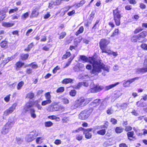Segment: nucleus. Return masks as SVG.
Segmentation results:
<instances>
[{"mask_svg": "<svg viewBox=\"0 0 147 147\" xmlns=\"http://www.w3.org/2000/svg\"><path fill=\"white\" fill-rule=\"evenodd\" d=\"M94 56L88 57L87 62L92 64V68L90 71L91 74L95 76L98 75L102 71V69L107 72L109 71L108 66L105 65L101 62V60H96Z\"/></svg>", "mask_w": 147, "mask_h": 147, "instance_id": "1", "label": "nucleus"}, {"mask_svg": "<svg viewBox=\"0 0 147 147\" xmlns=\"http://www.w3.org/2000/svg\"><path fill=\"white\" fill-rule=\"evenodd\" d=\"M143 28L141 27H137L135 29L133 32L134 34L138 35H133L131 38V40L133 42H138L142 43L143 41L141 40L144 39L147 36V32L145 30H143Z\"/></svg>", "mask_w": 147, "mask_h": 147, "instance_id": "2", "label": "nucleus"}, {"mask_svg": "<svg viewBox=\"0 0 147 147\" xmlns=\"http://www.w3.org/2000/svg\"><path fill=\"white\" fill-rule=\"evenodd\" d=\"M113 20L116 25L119 26L121 24V20L122 17L121 11L119 10L118 7L113 10Z\"/></svg>", "mask_w": 147, "mask_h": 147, "instance_id": "3", "label": "nucleus"}, {"mask_svg": "<svg viewBox=\"0 0 147 147\" xmlns=\"http://www.w3.org/2000/svg\"><path fill=\"white\" fill-rule=\"evenodd\" d=\"M110 43V41L105 38H102L99 42V46L102 53H105L108 50L107 46Z\"/></svg>", "mask_w": 147, "mask_h": 147, "instance_id": "4", "label": "nucleus"}, {"mask_svg": "<svg viewBox=\"0 0 147 147\" xmlns=\"http://www.w3.org/2000/svg\"><path fill=\"white\" fill-rule=\"evenodd\" d=\"M93 110L92 108H90L82 111L79 115V118L82 120L87 119L92 112Z\"/></svg>", "mask_w": 147, "mask_h": 147, "instance_id": "5", "label": "nucleus"}, {"mask_svg": "<svg viewBox=\"0 0 147 147\" xmlns=\"http://www.w3.org/2000/svg\"><path fill=\"white\" fill-rule=\"evenodd\" d=\"M51 93L50 92H47L45 94V96L46 100L43 101L42 102L41 105L42 106H45L51 103L52 100H51Z\"/></svg>", "mask_w": 147, "mask_h": 147, "instance_id": "6", "label": "nucleus"}, {"mask_svg": "<svg viewBox=\"0 0 147 147\" xmlns=\"http://www.w3.org/2000/svg\"><path fill=\"white\" fill-rule=\"evenodd\" d=\"M17 105V104L16 103L12 104L11 107L5 111L4 113V115L5 116H7L12 113L16 109Z\"/></svg>", "mask_w": 147, "mask_h": 147, "instance_id": "7", "label": "nucleus"}, {"mask_svg": "<svg viewBox=\"0 0 147 147\" xmlns=\"http://www.w3.org/2000/svg\"><path fill=\"white\" fill-rule=\"evenodd\" d=\"M78 102L81 107L86 106L91 100V98H80Z\"/></svg>", "mask_w": 147, "mask_h": 147, "instance_id": "8", "label": "nucleus"}, {"mask_svg": "<svg viewBox=\"0 0 147 147\" xmlns=\"http://www.w3.org/2000/svg\"><path fill=\"white\" fill-rule=\"evenodd\" d=\"M58 104L57 102H55L51 104L50 106V111L53 112L60 110L61 109V107Z\"/></svg>", "mask_w": 147, "mask_h": 147, "instance_id": "9", "label": "nucleus"}, {"mask_svg": "<svg viewBox=\"0 0 147 147\" xmlns=\"http://www.w3.org/2000/svg\"><path fill=\"white\" fill-rule=\"evenodd\" d=\"M104 89L103 86H100L98 85H96L93 87L90 88L91 93H94L100 91Z\"/></svg>", "mask_w": 147, "mask_h": 147, "instance_id": "10", "label": "nucleus"}, {"mask_svg": "<svg viewBox=\"0 0 147 147\" xmlns=\"http://www.w3.org/2000/svg\"><path fill=\"white\" fill-rule=\"evenodd\" d=\"M84 130V134H85V138L87 139H90L92 138V129H83Z\"/></svg>", "mask_w": 147, "mask_h": 147, "instance_id": "11", "label": "nucleus"}, {"mask_svg": "<svg viewBox=\"0 0 147 147\" xmlns=\"http://www.w3.org/2000/svg\"><path fill=\"white\" fill-rule=\"evenodd\" d=\"M25 65V63L20 61L17 62L15 64V69L17 71L19 70L22 67Z\"/></svg>", "mask_w": 147, "mask_h": 147, "instance_id": "12", "label": "nucleus"}, {"mask_svg": "<svg viewBox=\"0 0 147 147\" xmlns=\"http://www.w3.org/2000/svg\"><path fill=\"white\" fill-rule=\"evenodd\" d=\"M38 9L37 7L34 9L32 11L30 17L31 18H36L39 15Z\"/></svg>", "mask_w": 147, "mask_h": 147, "instance_id": "13", "label": "nucleus"}, {"mask_svg": "<svg viewBox=\"0 0 147 147\" xmlns=\"http://www.w3.org/2000/svg\"><path fill=\"white\" fill-rule=\"evenodd\" d=\"M134 131H128L127 133V135L128 139L130 141L135 140L136 138L135 136H134Z\"/></svg>", "mask_w": 147, "mask_h": 147, "instance_id": "14", "label": "nucleus"}, {"mask_svg": "<svg viewBox=\"0 0 147 147\" xmlns=\"http://www.w3.org/2000/svg\"><path fill=\"white\" fill-rule=\"evenodd\" d=\"M28 53H21L20 55V59L22 61H26L28 59L29 57Z\"/></svg>", "mask_w": 147, "mask_h": 147, "instance_id": "15", "label": "nucleus"}, {"mask_svg": "<svg viewBox=\"0 0 147 147\" xmlns=\"http://www.w3.org/2000/svg\"><path fill=\"white\" fill-rule=\"evenodd\" d=\"M34 105L33 102L30 101L28 102L26 104L24 109L26 111H28V109L32 107Z\"/></svg>", "mask_w": 147, "mask_h": 147, "instance_id": "16", "label": "nucleus"}, {"mask_svg": "<svg viewBox=\"0 0 147 147\" xmlns=\"http://www.w3.org/2000/svg\"><path fill=\"white\" fill-rule=\"evenodd\" d=\"M101 100L100 99H96L90 103V105L94 107L97 106L99 105Z\"/></svg>", "mask_w": 147, "mask_h": 147, "instance_id": "17", "label": "nucleus"}, {"mask_svg": "<svg viewBox=\"0 0 147 147\" xmlns=\"http://www.w3.org/2000/svg\"><path fill=\"white\" fill-rule=\"evenodd\" d=\"M30 66L33 69H36L38 67V65L35 62H32L24 66L25 67Z\"/></svg>", "mask_w": 147, "mask_h": 147, "instance_id": "18", "label": "nucleus"}, {"mask_svg": "<svg viewBox=\"0 0 147 147\" xmlns=\"http://www.w3.org/2000/svg\"><path fill=\"white\" fill-rule=\"evenodd\" d=\"M119 84V82H117L114 84H111L108 86H106L105 88V91L108 90L109 89L113 88Z\"/></svg>", "mask_w": 147, "mask_h": 147, "instance_id": "19", "label": "nucleus"}, {"mask_svg": "<svg viewBox=\"0 0 147 147\" xmlns=\"http://www.w3.org/2000/svg\"><path fill=\"white\" fill-rule=\"evenodd\" d=\"M73 82V80L70 78H66L63 80L61 83L63 84H66L69 83H71Z\"/></svg>", "mask_w": 147, "mask_h": 147, "instance_id": "20", "label": "nucleus"}, {"mask_svg": "<svg viewBox=\"0 0 147 147\" xmlns=\"http://www.w3.org/2000/svg\"><path fill=\"white\" fill-rule=\"evenodd\" d=\"M14 23L3 22L2 23V26L5 27L9 28L11 27L14 25Z\"/></svg>", "mask_w": 147, "mask_h": 147, "instance_id": "21", "label": "nucleus"}, {"mask_svg": "<svg viewBox=\"0 0 147 147\" xmlns=\"http://www.w3.org/2000/svg\"><path fill=\"white\" fill-rule=\"evenodd\" d=\"M79 100H76L75 102L72 105L71 107L73 109H75L77 108L81 107L78 102Z\"/></svg>", "mask_w": 147, "mask_h": 147, "instance_id": "22", "label": "nucleus"}, {"mask_svg": "<svg viewBox=\"0 0 147 147\" xmlns=\"http://www.w3.org/2000/svg\"><path fill=\"white\" fill-rule=\"evenodd\" d=\"M137 72L138 73H144L147 72V67H146L138 68L137 69Z\"/></svg>", "mask_w": 147, "mask_h": 147, "instance_id": "23", "label": "nucleus"}, {"mask_svg": "<svg viewBox=\"0 0 147 147\" xmlns=\"http://www.w3.org/2000/svg\"><path fill=\"white\" fill-rule=\"evenodd\" d=\"M86 2L85 0H81L79 3L75 4L74 5L77 7H79L82 6Z\"/></svg>", "mask_w": 147, "mask_h": 147, "instance_id": "24", "label": "nucleus"}, {"mask_svg": "<svg viewBox=\"0 0 147 147\" xmlns=\"http://www.w3.org/2000/svg\"><path fill=\"white\" fill-rule=\"evenodd\" d=\"M34 46V43L33 42H32L28 45L27 48L25 49H24V50L25 51H29Z\"/></svg>", "mask_w": 147, "mask_h": 147, "instance_id": "25", "label": "nucleus"}, {"mask_svg": "<svg viewBox=\"0 0 147 147\" xmlns=\"http://www.w3.org/2000/svg\"><path fill=\"white\" fill-rule=\"evenodd\" d=\"M34 136L31 134H29L27 138V142H31L33 140L35 139Z\"/></svg>", "mask_w": 147, "mask_h": 147, "instance_id": "26", "label": "nucleus"}, {"mask_svg": "<svg viewBox=\"0 0 147 147\" xmlns=\"http://www.w3.org/2000/svg\"><path fill=\"white\" fill-rule=\"evenodd\" d=\"M105 53H107L109 55H113L114 57H115L117 55V52H112L110 49H108V50Z\"/></svg>", "mask_w": 147, "mask_h": 147, "instance_id": "27", "label": "nucleus"}, {"mask_svg": "<svg viewBox=\"0 0 147 147\" xmlns=\"http://www.w3.org/2000/svg\"><path fill=\"white\" fill-rule=\"evenodd\" d=\"M75 57V56L74 55L73 57H71L68 60V62L66 64L65 66L64 67L65 68L68 67L71 64V62L73 60Z\"/></svg>", "mask_w": 147, "mask_h": 147, "instance_id": "28", "label": "nucleus"}, {"mask_svg": "<svg viewBox=\"0 0 147 147\" xmlns=\"http://www.w3.org/2000/svg\"><path fill=\"white\" fill-rule=\"evenodd\" d=\"M34 94L33 92H29L26 94V98L30 99H31L34 98Z\"/></svg>", "mask_w": 147, "mask_h": 147, "instance_id": "29", "label": "nucleus"}, {"mask_svg": "<svg viewBox=\"0 0 147 147\" xmlns=\"http://www.w3.org/2000/svg\"><path fill=\"white\" fill-rule=\"evenodd\" d=\"M71 55L70 52L67 51L65 54L63 55L62 57V59H66L69 57Z\"/></svg>", "mask_w": 147, "mask_h": 147, "instance_id": "30", "label": "nucleus"}, {"mask_svg": "<svg viewBox=\"0 0 147 147\" xmlns=\"http://www.w3.org/2000/svg\"><path fill=\"white\" fill-rule=\"evenodd\" d=\"M8 42L5 40L2 41L0 43L1 47L3 48H6L7 46Z\"/></svg>", "mask_w": 147, "mask_h": 147, "instance_id": "31", "label": "nucleus"}, {"mask_svg": "<svg viewBox=\"0 0 147 147\" xmlns=\"http://www.w3.org/2000/svg\"><path fill=\"white\" fill-rule=\"evenodd\" d=\"M100 22L99 20H97L95 24H94L92 28V30L95 31L96 29H98L99 26V24H98Z\"/></svg>", "mask_w": 147, "mask_h": 147, "instance_id": "32", "label": "nucleus"}, {"mask_svg": "<svg viewBox=\"0 0 147 147\" xmlns=\"http://www.w3.org/2000/svg\"><path fill=\"white\" fill-rule=\"evenodd\" d=\"M119 33V31L118 28H115L111 34V37H114L116 35H117Z\"/></svg>", "mask_w": 147, "mask_h": 147, "instance_id": "33", "label": "nucleus"}, {"mask_svg": "<svg viewBox=\"0 0 147 147\" xmlns=\"http://www.w3.org/2000/svg\"><path fill=\"white\" fill-rule=\"evenodd\" d=\"M139 77H136L131 79H129L127 80L126 81V83L128 82L129 84V86H130V84L134 82L136 80H138L139 78Z\"/></svg>", "mask_w": 147, "mask_h": 147, "instance_id": "34", "label": "nucleus"}, {"mask_svg": "<svg viewBox=\"0 0 147 147\" xmlns=\"http://www.w3.org/2000/svg\"><path fill=\"white\" fill-rule=\"evenodd\" d=\"M30 114L31 117L33 118H35L36 117V115L35 113V110L33 108L30 109Z\"/></svg>", "mask_w": 147, "mask_h": 147, "instance_id": "35", "label": "nucleus"}, {"mask_svg": "<svg viewBox=\"0 0 147 147\" xmlns=\"http://www.w3.org/2000/svg\"><path fill=\"white\" fill-rule=\"evenodd\" d=\"M84 31V28L83 26H81L79 30L75 33V34L77 36L79 34L83 33Z\"/></svg>", "mask_w": 147, "mask_h": 147, "instance_id": "36", "label": "nucleus"}, {"mask_svg": "<svg viewBox=\"0 0 147 147\" xmlns=\"http://www.w3.org/2000/svg\"><path fill=\"white\" fill-rule=\"evenodd\" d=\"M24 84V82L23 81L20 82L18 84L17 86V89L18 90H20L22 88Z\"/></svg>", "mask_w": 147, "mask_h": 147, "instance_id": "37", "label": "nucleus"}, {"mask_svg": "<svg viewBox=\"0 0 147 147\" xmlns=\"http://www.w3.org/2000/svg\"><path fill=\"white\" fill-rule=\"evenodd\" d=\"M48 118L51 120H55L56 121H59L60 120L59 117L53 115L49 116Z\"/></svg>", "mask_w": 147, "mask_h": 147, "instance_id": "38", "label": "nucleus"}, {"mask_svg": "<svg viewBox=\"0 0 147 147\" xmlns=\"http://www.w3.org/2000/svg\"><path fill=\"white\" fill-rule=\"evenodd\" d=\"M65 88L63 87H60L57 88L56 90V92L57 93H61L64 92Z\"/></svg>", "mask_w": 147, "mask_h": 147, "instance_id": "39", "label": "nucleus"}, {"mask_svg": "<svg viewBox=\"0 0 147 147\" xmlns=\"http://www.w3.org/2000/svg\"><path fill=\"white\" fill-rule=\"evenodd\" d=\"M58 35H59L58 37L61 40L63 39L65 36L66 35V33L65 32H62L60 34H58Z\"/></svg>", "mask_w": 147, "mask_h": 147, "instance_id": "40", "label": "nucleus"}, {"mask_svg": "<svg viewBox=\"0 0 147 147\" xmlns=\"http://www.w3.org/2000/svg\"><path fill=\"white\" fill-rule=\"evenodd\" d=\"M76 91L75 90H71L69 92V94L71 96H75L76 94Z\"/></svg>", "mask_w": 147, "mask_h": 147, "instance_id": "41", "label": "nucleus"}, {"mask_svg": "<svg viewBox=\"0 0 147 147\" xmlns=\"http://www.w3.org/2000/svg\"><path fill=\"white\" fill-rule=\"evenodd\" d=\"M83 134H78L76 135V139L78 141L82 140L83 138Z\"/></svg>", "mask_w": 147, "mask_h": 147, "instance_id": "42", "label": "nucleus"}, {"mask_svg": "<svg viewBox=\"0 0 147 147\" xmlns=\"http://www.w3.org/2000/svg\"><path fill=\"white\" fill-rule=\"evenodd\" d=\"M80 59L84 62H87L88 60V57L85 55H81L80 57Z\"/></svg>", "mask_w": 147, "mask_h": 147, "instance_id": "43", "label": "nucleus"}, {"mask_svg": "<svg viewBox=\"0 0 147 147\" xmlns=\"http://www.w3.org/2000/svg\"><path fill=\"white\" fill-rule=\"evenodd\" d=\"M18 8L17 7H16L14 9H11L9 11V14L12 13H13L17 12L18 11Z\"/></svg>", "mask_w": 147, "mask_h": 147, "instance_id": "44", "label": "nucleus"}, {"mask_svg": "<svg viewBox=\"0 0 147 147\" xmlns=\"http://www.w3.org/2000/svg\"><path fill=\"white\" fill-rule=\"evenodd\" d=\"M121 95L122 93L119 90L116 91L114 94L116 98H119Z\"/></svg>", "mask_w": 147, "mask_h": 147, "instance_id": "45", "label": "nucleus"}, {"mask_svg": "<svg viewBox=\"0 0 147 147\" xmlns=\"http://www.w3.org/2000/svg\"><path fill=\"white\" fill-rule=\"evenodd\" d=\"M97 133L99 135H104L106 133V131L105 129H102L98 131Z\"/></svg>", "mask_w": 147, "mask_h": 147, "instance_id": "46", "label": "nucleus"}, {"mask_svg": "<svg viewBox=\"0 0 147 147\" xmlns=\"http://www.w3.org/2000/svg\"><path fill=\"white\" fill-rule=\"evenodd\" d=\"M43 138L42 137H39L36 139V142L37 144H40L42 142V140Z\"/></svg>", "mask_w": 147, "mask_h": 147, "instance_id": "47", "label": "nucleus"}, {"mask_svg": "<svg viewBox=\"0 0 147 147\" xmlns=\"http://www.w3.org/2000/svg\"><path fill=\"white\" fill-rule=\"evenodd\" d=\"M29 16V13L28 12H26L23 14L22 16V19L23 20H26Z\"/></svg>", "mask_w": 147, "mask_h": 147, "instance_id": "48", "label": "nucleus"}, {"mask_svg": "<svg viewBox=\"0 0 147 147\" xmlns=\"http://www.w3.org/2000/svg\"><path fill=\"white\" fill-rule=\"evenodd\" d=\"M45 124L46 127H49L53 125V123L51 121H49L45 122Z\"/></svg>", "mask_w": 147, "mask_h": 147, "instance_id": "49", "label": "nucleus"}, {"mask_svg": "<svg viewBox=\"0 0 147 147\" xmlns=\"http://www.w3.org/2000/svg\"><path fill=\"white\" fill-rule=\"evenodd\" d=\"M62 102L65 104H68L69 102V100L67 98H64L62 99Z\"/></svg>", "mask_w": 147, "mask_h": 147, "instance_id": "50", "label": "nucleus"}, {"mask_svg": "<svg viewBox=\"0 0 147 147\" xmlns=\"http://www.w3.org/2000/svg\"><path fill=\"white\" fill-rule=\"evenodd\" d=\"M136 105L137 107H144V103L138 101L136 102Z\"/></svg>", "mask_w": 147, "mask_h": 147, "instance_id": "51", "label": "nucleus"}, {"mask_svg": "<svg viewBox=\"0 0 147 147\" xmlns=\"http://www.w3.org/2000/svg\"><path fill=\"white\" fill-rule=\"evenodd\" d=\"M140 47L142 49L147 50V44L142 43L140 45Z\"/></svg>", "mask_w": 147, "mask_h": 147, "instance_id": "52", "label": "nucleus"}, {"mask_svg": "<svg viewBox=\"0 0 147 147\" xmlns=\"http://www.w3.org/2000/svg\"><path fill=\"white\" fill-rule=\"evenodd\" d=\"M8 10V8L7 7H5L3 10L0 11V15H3L6 13L7 12Z\"/></svg>", "mask_w": 147, "mask_h": 147, "instance_id": "53", "label": "nucleus"}, {"mask_svg": "<svg viewBox=\"0 0 147 147\" xmlns=\"http://www.w3.org/2000/svg\"><path fill=\"white\" fill-rule=\"evenodd\" d=\"M11 95L10 94H9L4 97V100L6 102H8L10 100Z\"/></svg>", "mask_w": 147, "mask_h": 147, "instance_id": "54", "label": "nucleus"}, {"mask_svg": "<svg viewBox=\"0 0 147 147\" xmlns=\"http://www.w3.org/2000/svg\"><path fill=\"white\" fill-rule=\"evenodd\" d=\"M26 72L27 74H31L32 73V70L30 68H27L26 70Z\"/></svg>", "mask_w": 147, "mask_h": 147, "instance_id": "55", "label": "nucleus"}, {"mask_svg": "<svg viewBox=\"0 0 147 147\" xmlns=\"http://www.w3.org/2000/svg\"><path fill=\"white\" fill-rule=\"evenodd\" d=\"M110 121L113 125H115L117 123V120L114 118H111V119Z\"/></svg>", "mask_w": 147, "mask_h": 147, "instance_id": "56", "label": "nucleus"}, {"mask_svg": "<svg viewBox=\"0 0 147 147\" xmlns=\"http://www.w3.org/2000/svg\"><path fill=\"white\" fill-rule=\"evenodd\" d=\"M109 123L107 121H105L104 124L102 126V127L103 128H107L109 126Z\"/></svg>", "mask_w": 147, "mask_h": 147, "instance_id": "57", "label": "nucleus"}, {"mask_svg": "<svg viewBox=\"0 0 147 147\" xmlns=\"http://www.w3.org/2000/svg\"><path fill=\"white\" fill-rule=\"evenodd\" d=\"M60 69V68L58 66H57L53 70V73L54 74H55L56 73L57 70H59Z\"/></svg>", "mask_w": 147, "mask_h": 147, "instance_id": "58", "label": "nucleus"}, {"mask_svg": "<svg viewBox=\"0 0 147 147\" xmlns=\"http://www.w3.org/2000/svg\"><path fill=\"white\" fill-rule=\"evenodd\" d=\"M111 108H108L106 112L107 114L108 115H111L113 113V111L111 109Z\"/></svg>", "mask_w": 147, "mask_h": 147, "instance_id": "59", "label": "nucleus"}, {"mask_svg": "<svg viewBox=\"0 0 147 147\" xmlns=\"http://www.w3.org/2000/svg\"><path fill=\"white\" fill-rule=\"evenodd\" d=\"M8 63L7 60V59H5L2 62L0 65H3V66H4L7 63Z\"/></svg>", "mask_w": 147, "mask_h": 147, "instance_id": "60", "label": "nucleus"}, {"mask_svg": "<svg viewBox=\"0 0 147 147\" xmlns=\"http://www.w3.org/2000/svg\"><path fill=\"white\" fill-rule=\"evenodd\" d=\"M55 2L53 1H51V2L49 3V8L50 9L52 8L53 7V5L54 4Z\"/></svg>", "mask_w": 147, "mask_h": 147, "instance_id": "61", "label": "nucleus"}, {"mask_svg": "<svg viewBox=\"0 0 147 147\" xmlns=\"http://www.w3.org/2000/svg\"><path fill=\"white\" fill-rule=\"evenodd\" d=\"M109 25L111 28H113L115 27V25L112 21H110L108 23Z\"/></svg>", "mask_w": 147, "mask_h": 147, "instance_id": "62", "label": "nucleus"}, {"mask_svg": "<svg viewBox=\"0 0 147 147\" xmlns=\"http://www.w3.org/2000/svg\"><path fill=\"white\" fill-rule=\"evenodd\" d=\"M139 7L142 9H144L146 8V5L144 3H140Z\"/></svg>", "mask_w": 147, "mask_h": 147, "instance_id": "63", "label": "nucleus"}, {"mask_svg": "<svg viewBox=\"0 0 147 147\" xmlns=\"http://www.w3.org/2000/svg\"><path fill=\"white\" fill-rule=\"evenodd\" d=\"M75 10H73L67 13V15L69 16H71L75 13Z\"/></svg>", "mask_w": 147, "mask_h": 147, "instance_id": "64", "label": "nucleus"}]
</instances>
